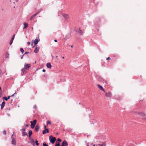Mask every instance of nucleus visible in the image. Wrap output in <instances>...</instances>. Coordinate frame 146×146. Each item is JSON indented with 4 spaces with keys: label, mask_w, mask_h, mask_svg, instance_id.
Wrapping results in <instances>:
<instances>
[{
    "label": "nucleus",
    "mask_w": 146,
    "mask_h": 146,
    "mask_svg": "<svg viewBox=\"0 0 146 146\" xmlns=\"http://www.w3.org/2000/svg\"><path fill=\"white\" fill-rule=\"evenodd\" d=\"M64 146H67L68 145V144L66 140H64L62 142V144Z\"/></svg>",
    "instance_id": "nucleus-15"
},
{
    "label": "nucleus",
    "mask_w": 146,
    "mask_h": 146,
    "mask_svg": "<svg viewBox=\"0 0 146 146\" xmlns=\"http://www.w3.org/2000/svg\"><path fill=\"white\" fill-rule=\"evenodd\" d=\"M28 125H26V127H28Z\"/></svg>",
    "instance_id": "nucleus-47"
},
{
    "label": "nucleus",
    "mask_w": 146,
    "mask_h": 146,
    "mask_svg": "<svg viewBox=\"0 0 146 146\" xmlns=\"http://www.w3.org/2000/svg\"><path fill=\"white\" fill-rule=\"evenodd\" d=\"M35 45L34 46H33V48H34V47H35Z\"/></svg>",
    "instance_id": "nucleus-51"
},
{
    "label": "nucleus",
    "mask_w": 146,
    "mask_h": 146,
    "mask_svg": "<svg viewBox=\"0 0 146 146\" xmlns=\"http://www.w3.org/2000/svg\"><path fill=\"white\" fill-rule=\"evenodd\" d=\"M24 27L23 28V29H26V28L27 27H28V24L27 23H24Z\"/></svg>",
    "instance_id": "nucleus-18"
},
{
    "label": "nucleus",
    "mask_w": 146,
    "mask_h": 146,
    "mask_svg": "<svg viewBox=\"0 0 146 146\" xmlns=\"http://www.w3.org/2000/svg\"><path fill=\"white\" fill-rule=\"evenodd\" d=\"M29 53V52H25V53H24V54H28V53Z\"/></svg>",
    "instance_id": "nucleus-42"
},
{
    "label": "nucleus",
    "mask_w": 146,
    "mask_h": 146,
    "mask_svg": "<svg viewBox=\"0 0 146 146\" xmlns=\"http://www.w3.org/2000/svg\"><path fill=\"white\" fill-rule=\"evenodd\" d=\"M62 58L63 59H64V56H63L62 57Z\"/></svg>",
    "instance_id": "nucleus-53"
},
{
    "label": "nucleus",
    "mask_w": 146,
    "mask_h": 146,
    "mask_svg": "<svg viewBox=\"0 0 146 146\" xmlns=\"http://www.w3.org/2000/svg\"><path fill=\"white\" fill-rule=\"evenodd\" d=\"M32 29H33V27H32Z\"/></svg>",
    "instance_id": "nucleus-61"
},
{
    "label": "nucleus",
    "mask_w": 146,
    "mask_h": 146,
    "mask_svg": "<svg viewBox=\"0 0 146 146\" xmlns=\"http://www.w3.org/2000/svg\"><path fill=\"white\" fill-rule=\"evenodd\" d=\"M39 40V39L38 40L37 38L35 39L34 41V45H36L38 44Z\"/></svg>",
    "instance_id": "nucleus-14"
},
{
    "label": "nucleus",
    "mask_w": 146,
    "mask_h": 146,
    "mask_svg": "<svg viewBox=\"0 0 146 146\" xmlns=\"http://www.w3.org/2000/svg\"><path fill=\"white\" fill-rule=\"evenodd\" d=\"M57 141H58L59 142H60L62 141L59 138L57 139Z\"/></svg>",
    "instance_id": "nucleus-34"
},
{
    "label": "nucleus",
    "mask_w": 146,
    "mask_h": 146,
    "mask_svg": "<svg viewBox=\"0 0 146 146\" xmlns=\"http://www.w3.org/2000/svg\"><path fill=\"white\" fill-rule=\"evenodd\" d=\"M3 100H5V101H7L8 100V99H7V97H6V96H5L3 98Z\"/></svg>",
    "instance_id": "nucleus-30"
},
{
    "label": "nucleus",
    "mask_w": 146,
    "mask_h": 146,
    "mask_svg": "<svg viewBox=\"0 0 146 146\" xmlns=\"http://www.w3.org/2000/svg\"><path fill=\"white\" fill-rule=\"evenodd\" d=\"M52 58H53V56H52Z\"/></svg>",
    "instance_id": "nucleus-58"
},
{
    "label": "nucleus",
    "mask_w": 146,
    "mask_h": 146,
    "mask_svg": "<svg viewBox=\"0 0 146 146\" xmlns=\"http://www.w3.org/2000/svg\"><path fill=\"white\" fill-rule=\"evenodd\" d=\"M33 108L35 109H36L37 107H36V105H35L34 106H33Z\"/></svg>",
    "instance_id": "nucleus-37"
},
{
    "label": "nucleus",
    "mask_w": 146,
    "mask_h": 146,
    "mask_svg": "<svg viewBox=\"0 0 146 146\" xmlns=\"http://www.w3.org/2000/svg\"><path fill=\"white\" fill-rule=\"evenodd\" d=\"M96 78L98 80L100 81V82L104 84V85H106L107 84V81L100 76L98 75H96Z\"/></svg>",
    "instance_id": "nucleus-1"
},
{
    "label": "nucleus",
    "mask_w": 146,
    "mask_h": 146,
    "mask_svg": "<svg viewBox=\"0 0 146 146\" xmlns=\"http://www.w3.org/2000/svg\"><path fill=\"white\" fill-rule=\"evenodd\" d=\"M5 102L4 101H3L1 104V106H5Z\"/></svg>",
    "instance_id": "nucleus-28"
},
{
    "label": "nucleus",
    "mask_w": 146,
    "mask_h": 146,
    "mask_svg": "<svg viewBox=\"0 0 146 146\" xmlns=\"http://www.w3.org/2000/svg\"><path fill=\"white\" fill-rule=\"evenodd\" d=\"M40 49V47L39 46H36L34 50V52L35 53H37L38 52L39 50Z\"/></svg>",
    "instance_id": "nucleus-9"
},
{
    "label": "nucleus",
    "mask_w": 146,
    "mask_h": 146,
    "mask_svg": "<svg viewBox=\"0 0 146 146\" xmlns=\"http://www.w3.org/2000/svg\"><path fill=\"white\" fill-rule=\"evenodd\" d=\"M12 100H13V99H12L11 100V101H12Z\"/></svg>",
    "instance_id": "nucleus-60"
},
{
    "label": "nucleus",
    "mask_w": 146,
    "mask_h": 146,
    "mask_svg": "<svg viewBox=\"0 0 146 146\" xmlns=\"http://www.w3.org/2000/svg\"><path fill=\"white\" fill-rule=\"evenodd\" d=\"M12 144L13 145H16V139L14 137H12Z\"/></svg>",
    "instance_id": "nucleus-7"
},
{
    "label": "nucleus",
    "mask_w": 146,
    "mask_h": 146,
    "mask_svg": "<svg viewBox=\"0 0 146 146\" xmlns=\"http://www.w3.org/2000/svg\"><path fill=\"white\" fill-rule=\"evenodd\" d=\"M23 130V131L22 133V135L24 137L25 136H28V135L27 133L25 132L26 129L25 128H22L20 130L21 131H22V130Z\"/></svg>",
    "instance_id": "nucleus-4"
},
{
    "label": "nucleus",
    "mask_w": 146,
    "mask_h": 146,
    "mask_svg": "<svg viewBox=\"0 0 146 146\" xmlns=\"http://www.w3.org/2000/svg\"><path fill=\"white\" fill-rule=\"evenodd\" d=\"M40 126L38 124H37L36 125L35 127V130L36 131H38L39 129Z\"/></svg>",
    "instance_id": "nucleus-12"
},
{
    "label": "nucleus",
    "mask_w": 146,
    "mask_h": 146,
    "mask_svg": "<svg viewBox=\"0 0 146 146\" xmlns=\"http://www.w3.org/2000/svg\"><path fill=\"white\" fill-rule=\"evenodd\" d=\"M46 126L45 125L44 126L45 129L42 131V133L43 134H44L46 133H48L49 132L48 129L46 128Z\"/></svg>",
    "instance_id": "nucleus-6"
},
{
    "label": "nucleus",
    "mask_w": 146,
    "mask_h": 146,
    "mask_svg": "<svg viewBox=\"0 0 146 146\" xmlns=\"http://www.w3.org/2000/svg\"><path fill=\"white\" fill-rule=\"evenodd\" d=\"M46 66L47 68H51L52 67L50 63L49 62L47 63Z\"/></svg>",
    "instance_id": "nucleus-17"
},
{
    "label": "nucleus",
    "mask_w": 146,
    "mask_h": 146,
    "mask_svg": "<svg viewBox=\"0 0 146 146\" xmlns=\"http://www.w3.org/2000/svg\"><path fill=\"white\" fill-rule=\"evenodd\" d=\"M8 54H7V53L6 55V58H7L8 57H7V56H8Z\"/></svg>",
    "instance_id": "nucleus-43"
},
{
    "label": "nucleus",
    "mask_w": 146,
    "mask_h": 146,
    "mask_svg": "<svg viewBox=\"0 0 146 146\" xmlns=\"http://www.w3.org/2000/svg\"><path fill=\"white\" fill-rule=\"evenodd\" d=\"M43 146H48V145L44 142L43 143Z\"/></svg>",
    "instance_id": "nucleus-32"
},
{
    "label": "nucleus",
    "mask_w": 146,
    "mask_h": 146,
    "mask_svg": "<svg viewBox=\"0 0 146 146\" xmlns=\"http://www.w3.org/2000/svg\"><path fill=\"white\" fill-rule=\"evenodd\" d=\"M71 35L70 34H68L66 35V39H67L69 38L70 36Z\"/></svg>",
    "instance_id": "nucleus-24"
},
{
    "label": "nucleus",
    "mask_w": 146,
    "mask_h": 146,
    "mask_svg": "<svg viewBox=\"0 0 146 146\" xmlns=\"http://www.w3.org/2000/svg\"><path fill=\"white\" fill-rule=\"evenodd\" d=\"M37 121L36 119H34L33 120V121H31L30 122L31 123V127L33 129V128L36 123Z\"/></svg>",
    "instance_id": "nucleus-3"
},
{
    "label": "nucleus",
    "mask_w": 146,
    "mask_h": 146,
    "mask_svg": "<svg viewBox=\"0 0 146 146\" xmlns=\"http://www.w3.org/2000/svg\"><path fill=\"white\" fill-rule=\"evenodd\" d=\"M106 96L107 97H110L111 96L112 94L111 92H109L108 93H106Z\"/></svg>",
    "instance_id": "nucleus-16"
},
{
    "label": "nucleus",
    "mask_w": 146,
    "mask_h": 146,
    "mask_svg": "<svg viewBox=\"0 0 146 146\" xmlns=\"http://www.w3.org/2000/svg\"><path fill=\"white\" fill-rule=\"evenodd\" d=\"M32 131L31 130L29 131L28 133V136L29 137H30L31 136V135H32Z\"/></svg>",
    "instance_id": "nucleus-21"
},
{
    "label": "nucleus",
    "mask_w": 146,
    "mask_h": 146,
    "mask_svg": "<svg viewBox=\"0 0 146 146\" xmlns=\"http://www.w3.org/2000/svg\"><path fill=\"white\" fill-rule=\"evenodd\" d=\"M33 43H34V42H33V41H32L31 42V45L32 46H33Z\"/></svg>",
    "instance_id": "nucleus-41"
},
{
    "label": "nucleus",
    "mask_w": 146,
    "mask_h": 146,
    "mask_svg": "<svg viewBox=\"0 0 146 146\" xmlns=\"http://www.w3.org/2000/svg\"><path fill=\"white\" fill-rule=\"evenodd\" d=\"M97 30H98V31H99V29H98Z\"/></svg>",
    "instance_id": "nucleus-62"
},
{
    "label": "nucleus",
    "mask_w": 146,
    "mask_h": 146,
    "mask_svg": "<svg viewBox=\"0 0 146 146\" xmlns=\"http://www.w3.org/2000/svg\"><path fill=\"white\" fill-rule=\"evenodd\" d=\"M20 51L23 54L24 52V50L22 48H21L20 49Z\"/></svg>",
    "instance_id": "nucleus-27"
},
{
    "label": "nucleus",
    "mask_w": 146,
    "mask_h": 146,
    "mask_svg": "<svg viewBox=\"0 0 146 146\" xmlns=\"http://www.w3.org/2000/svg\"><path fill=\"white\" fill-rule=\"evenodd\" d=\"M15 37V35H13L9 42V44L10 45H11L12 44L13 40L14 39Z\"/></svg>",
    "instance_id": "nucleus-13"
},
{
    "label": "nucleus",
    "mask_w": 146,
    "mask_h": 146,
    "mask_svg": "<svg viewBox=\"0 0 146 146\" xmlns=\"http://www.w3.org/2000/svg\"><path fill=\"white\" fill-rule=\"evenodd\" d=\"M31 66V65L30 64H27V63H25L24 65V68L27 70H28L30 67Z\"/></svg>",
    "instance_id": "nucleus-5"
},
{
    "label": "nucleus",
    "mask_w": 146,
    "mask_h": 146,
    "mask_svg": "<svg viewBox=\"0 0 146 146\" xmlns=\"http://www.w3.org/2000/svg\"><path fill=\"white\" fill-rule=\"evenodd\" d=\"M61 146H64V145H63L62 144Z\"/></svg>",
    "instance_id": "nucleus-55"
},
{
    "label": "nucleus",
    "mask_w": 146,
    "mask_h": 146,
    "mask_svg": "<svg viewBox=\"0 0 146 146\" xmlns=\"http://www.w3.org/2000/svg\"><path fill=\"white\" fill-rule=\"evenodd\" d=\"M1 87H0V91L1 90Z\"/></svg>",
    "instance_id": "nucleus-52"
},
{
    "label": "nucleus",
    "mask_w": 146,
    "mask_h": 146,
    "mask_svg": "<svg viewBox=\"0 0 146 146\" xmlns=\"http://www.w3.org/2000/svg\"><path fill=\"white\" fill-rule=\"evenodd\" d=\"M71 48H73V45H71Z\"/></svg>",
    "instance_id": "nucleus-49"
},
{
    "label": "nucleus",
    "mask_w": 146,
    "mask_h": 146,
    "mask_svg": "<svg viewBox=\"0 0 146 146\" xmlns=\"http://www.w3.org/2000/svg\"><path fill=\"white\" fill-rule=\"evenodd\" d=\"M27 44L29 45L31 43L30 42H27Z\"/></svg>",
    "instance_id": "nucleus-45"
},
{
    "label": "nucleus",
    "mask_w": 146,
    "mask_h": 146,
    "mask_svg": "<svg viewBox=\"0 0 146 146\" xmlns=\"http://www.w3.org/2000/svg\"><path fill=\"white\" fill-rule=\"evenodd\" d=\"M93 146H95V144L94 145H93Z\"/></svg>",
    "instance_id": "nucleus-57"
},
{
    "label": "nucleus",
    "mask_w": 146,
    "mask_h": 146,
    "mask_svg": "<svg viewBox=\"0 0 146 146\" xmlns=\"http://www.w3.org/2000/svg\"><path fill=\"white\" fill-rule=\"evenodd\" d=\"M3 72L2 70L0 69V77H1L2 76Z\"/></svg>",
    "instance_id": "nucleus-31"
},
{
    "label": "nucleus",
    "mask_w": 146,
    "mask_h": 146,
    "mask_svg": "<svg viewBox=\"0 0 146 146\" xmlns=\"http://www.w3.org/2000/svg\"><path fill=\"white\" fill-rule=\"evenodd\" d=\"M60 145V144L59 143H57V142L55 143V146H59Z\"/></svg>",
    "instance_id": "nucleus-29"
},
{
    "label": "nucleus",
    "mask_w": 146,
    "mask_h": 146,
    "mask_svg": "<svg viewBox=\"0 0 146 146\" xmlns=\"http://www.w3.org/2000/svg\"><path fill=\"white\" fill-rule=\"evenodd\" d=\"M49 139L50 142L52 144L54 143L56 140V137H53L52 135H50L49 136Z\"/></svg>",
    "instance_id": "nucleus-2"
},
{
    "label": "nucleus",
    "mask_w": 146,
    "mask_h": 146,
    "mask_svg": "<svg viewBox=\"0 0 146 146\" xmlns=\"http://www.w3.org/2000/svg\"><path fill=\"white\" fill-rule=\"evenodd\" d=\"M10 97H11V96H8L7 98V99H9Z\"/></svg>",
    "instance_id": "nucleus-40"
},
{
    "label": "nucleus",
    "mask_w": 146,
    "mask_h": 146,
    "mask_svg": "<svg viewBox=\"0 0 146 146\" xmlns=\"http://www.w3.org/2000/svg\"><path fill=\"white\" fill-rule=\"evenodd\" d=\"M57 57H58V56H56V58H57Z\"/></svg>",
    "instance_id": "nucleus-56"
},
{
    "label": "nucleus",
    "mask_w": 146,
    "mask_h": 146,
    "mask_svg": "<svg viewBox=\"0 0 146 146\" xmlns=\"http://www.w3.org/2000/svg\"><path fill=\"white\" fill-rule=\"evenodd\" d=\"M3 134L4 135H6V131L5 130H4L3 132Z\"/></svg>",
    "instance_id": "nucleus-35"
},
{
    "label": "nucleus",
    "mask_w": 146,
    "mask_h": 146,
    "mask_svg": "<svg viewBox=\"0 0 146 146\" xmlns=\"http://www.w3.org/2000/svg\"><path fill=\"white\" fill-rule=\"evenodd\" d=\"M16 2H18V0H15Z\"/></svg>",
    "instance_id": "nucleus-54"
},
{
    "label": "nucleus",
    "mask_w": 146,
    "mask_h": 146,
    "mask_svg": "<svg viewBox=\"0 0 146 146\" xmlns=\"http://www.w3.org/2000/svg\"><path fill=\"white\" fill-rule=\"evenodd\" d=\"M54 42H57V40H56V39H54Z\"/></svg>",
    "instance_id": "nucleus-46"
},
{
    "label": "nucleus",
    "mask_w": 146,
    "mask_h": 146,
    "mask_svg": "<svg viewBox=\"0 0 146 146\" xmlns=\"http://www.w3.org/2000/svg\"><path fill=\"white\" fill-rule=\"evenodd\" d=\"M1 94L0 93V98L1 97Z\"/></svg>",
    "instance_id": "nucleus-48"
},
{
    "label": "nucleus",
    "mask_w": 146,
    "mask_h": 146,
    "mask_svg": "<svg viewBox=\"0 0 146 146\" xmlns=\"http://www.w3.org/2000/svg\"><path fill=\"white\" fill-rule=\"evenodd\" d=\"M30 143H31L32 145L33 146H34L35 145V143L33 139H31Z\"/></svg>",
    "instance_id": "nucleus-19"
},
{
    "label": "nucleus",
    "mask_w": 146,
    "mask_h": 146,
    "mask_svg": "<svg viewBox=\"0 0 146 146\" xmlns=\"http://www.w3.org/2000/svg\"><path fill=\"white\" fill-rule=\"evenodd\" d=\"M47 125L50 124H51V122L50 121H47Z\"/></svg>",
    "instance_id": "nucleus-33"
},
{
    "label": "nucleus",
    "mask_w": 146,
    "mask_h": 146,
    "mask_svg": "<svg viewBox=\"0 0 146 146\" xmlns=\"http://www.w3.org/2000/svg\"><path fill=\"white\" fill-rule=\"evenodd\" d=\"M46 71L45 70V69H43L42 70V71L43 72H45Z\"/></svg>",
    "instance_id": "nucleus-44"
},
{
    "label": "nucleus",
    "mask_w": 146,
    "mask_h": 146,
    "mask_svg": "<svg viewBox=\"0 0 146 146\" xmlns=\"http://www.w3.org/2000/svg\"><path fill=\"white\" fill-rule=\"evenodd\" d=\"M80 104V103H79V104Z\"/></svg>",
    "instance_id": "nucleus-64"
},
{
    "label": "nucleus",
    "mask_w": 146,
    "mask_h": 146,
    "mask_svg": "<svg viewBox=\"0 0 146 146\" xmlns=\"http://www.w3.org/2000/svg\"><path fill=\"white\" fill-rule=\"evenodd\" d=\"M97 145L98 146H106V144L105 142H103L102 144H98Z\"/></svg>",
    "instance_id": "nucleus-22"
},
{
    "label": "nucleus",
    "mask_w": 146,
    "mask_h": 146,
    "mask_svg": "<svg viewBox=\"0 0 146 146\" xmlns=\"http://www.w3.org/2000/svg\"><path fill=\"white\" fill-rule=\"evenodd\" d=\"M98 18L99 19V21H100V18L98 17Z\"/></svg>",
    "instance_id": "nucleus-50"
},
{
    "label": "nucleus",
    "mask_w": 146,
    "mask_h": 146,
    "mask_svg": "<svg viewBox=\"0 0 146 146\" xmlns=\"http://www.w3.org/2000/svg\"><path fill=\"white\" fill-rule=\"evenodd\" d=\"M35 143L36 146H38L39 145V143H38V141L36 139V140Z\"/></svg>",
    "instance_id": "nucleus-26"
},
{
    "label": "nucleus",
    "mask_w": 146,
    "mask_h": 146,
    "mask_svg": "<svg viewBox=\"0 0 146 146\" xmlns=\"http://www.w3.org/2000/svg\"><path fill=\"white\" fill-rule=\"evenodd\" d=\"M138 114L139 115L142 116H146V114L143 113H141V112L139 113H138Z\"/></svg>",
    "instance_id": "nucleus-20"
},
{
    "label": "nucleus",
    "mask_w": 146,
    "mask_h": 146,
    "mask_svg": "<svg viewBox=\"0 0 146 146\" xmlns=\"http://www.w3.org/2000/svg\"><path fill=\"white\" fill-rule=\"evenodd\" d=\"M41 10H40L39 11L37 12L35 14L33 15H32L30 18V20H32L33 18L37 14L39 13Z\"/></svg>",
    "instance_id": "nucleus-8"
},
{
    "label": "nucleus",
    "mask_w": 146,
    "mask_h": 146,
    "mask_svg": "<svg viewBox=\"0 0 146 146\" xmlns=\"http://www.w3.org/2000/svg\"><path fill=\"white\" fill-rule=\"evenodd\" d=\"M23 58V57H22L21 58V59H22Z\"/></svg>",
    "instance_id": "nucleus-59"
},
{
    "label": "nucleus",
    "mask_w": 146,
    "mask_h": 146,
    "mask_svg": "<svg viewBox=\"0 0 146 146\" xmlns=\"http://www.w3.org/2000/svg\"><path fill=\"white\" fill-rule=\"evenodd\" d=\"M97 86L100 90L103 91L104 92H105V90L102 86L99 84L97 85Z\"/></svg>",
    "instance_id": "nucleus-11"
},
{
    "label": "nucleus",
    "mask_w": 146,
    "mask_h": 146,
    "mask_svg": "<svg viewBox=\"0 0 146 146\" xmlns=\"http://www.w3.org/2000/svg\"><path fill=\"white\" fill-rule=\"evenodd\" d=\"M110 59L111 58L110 57H108L106 58V60H110Z\"/></svg>",
    "instance_id": "nucleus-36"
},
{
    "label": "nucleus",
    "mask_w": 146,
    "mask_h": 146,
    "mask_svg": "<svg viewBox=\"0 0 146 146\" xmlns=\"http://www.w3.org/2000/svg\"><path fill=\"white\" fill-rule=\"evenodd\" d=\"M15 94H16V92L14 94H13L11 96V97H13V96H15Z\"/></svg>",
    "instance_id": "nucleus-38"
},
{
    "label": "nucleus",
    "mask_w": 146,
    "mask_h": 146,
    "mask_svg": "<svg viewBox=\"0 0 146 146\" xmlns=\"http://www.w3.org/2000/svg\"><path fill=\"white\" fill-rule=\"evenodd\" d=\"M87 136V137H88V135Z\"/></svg>",
    "instance_id": "nucleus-63"
},
{
    "label": "nucleus",
    "mask_w": 146,
    "mask_h": 146,
    "mask_svg": "<svg viewBox=\"0 0 146 146\" xmlns=\"http://www.w3.org/2000/svg\"><path fill=\"white\" fill-rule=\"evenodd\" d=\"M25 68H22L21 69V71L23 72V74H24L25 72L26 71L25 70Z\"/></svg>",
    "instance_id": "nucleus-25"
},
{
    "label": "nucleus",
    "mask_w": 146,
    "mask_h": 146,
    "mask_svg": "<svg viewBox=\"0 0 146 146\" xmlns=\"http://www.w3.org/2000/svg\"><path fill=\"white\" fill-rule=\"evenodd\" d=\"M78 33L80 34V35H81L83 33V32L82 31L80 30V29H79V31L78 32Z\"/></svg>",
    "instance_id": "nucleus-23"
},
{
    "label": "nucleus",
    "mask_w": 146,
    "mask_h": 146,
    "mask_svg": "<svg viewBox=\"0 0 146 146\" xmlns=\"http://www.w3.org/2000/svg\"><path fill=\"white\" fill-rule=\"evenodd\" d=\"M62 16L66 19H68L69 18L68 15L65 13H63L62 14Z\"/></svg>",
    "instance_id": "nucleus-10"
},
{
    "label": "nucleus",
    "mask_w": 146,
    "mask_h": 146,
    "mask_svg": "<svg viewBox=\"0 0 146 146\" xmlns=\"http://www.w3.org/2000/svg\"><path fill=\"white\" fill-rule=\"evenodd\" d=\"M4 106H1V109H2L4 107Z\"/></svg>",
    "instance_id": "nucleus-39"
}]
</instances>
